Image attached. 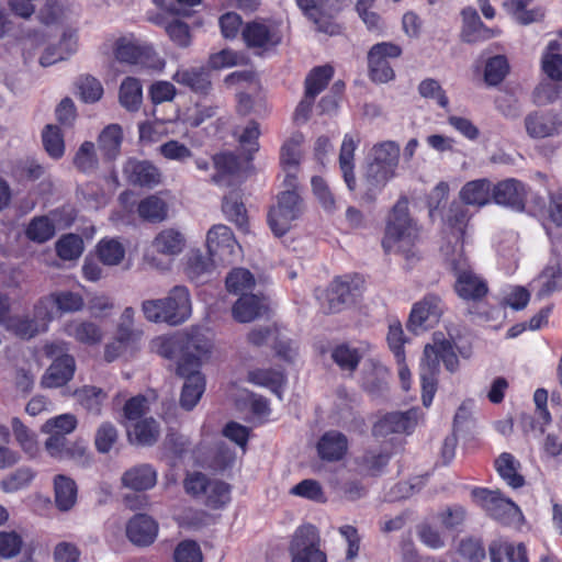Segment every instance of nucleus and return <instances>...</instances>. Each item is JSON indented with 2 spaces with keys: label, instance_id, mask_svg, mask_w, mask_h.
Segmentation results:
<instances>
[{
  "label": "nucleus",
  "instance_id": "obj_1",
  "mask_svg": "<svg viewBox=\"0 0 562 562\" xmlns=\"http://www.w3.org/2000/svg\"><path fill=\"white\" fill-rule=\"evenodd\" d=\"M469 213H453L445 221V232L449 241L441 247L448 269L456 278L453 290L465 302H481L488 294L484 278L475 273L463 251Z\"/></svg>",
  "mask_w": 562,
  "mask_h": 562
},
{
  "label": "nucleus",
  "instance_id": "obj_2",
  "mask_svg": "<svg viewBox=\"0 0 562 562\" xmlns=\"http://www.w3.org/2000/svg\"><path fill=\"white\" fill-rule=\"evenodd\" d=\"M440 361L445 368L453 373L459 368V359L454 352L451 340L442 338L435 340L434 345H426L420 362L422 401L425 407H429L438 386Z\"/></svg>",
  "mask_w": 562,
  "mask_h": 562
},
{
  "label": "nucleus",
  "instance_id": "obj_3",
  "mask_svg": "<svg viewBox=\"0 0 562 562\" xmlns=\"http://www.w3.org/2000/svg\"><path fill=\"white\" fill-rule=\"evenodd\" d=\"M76 427L77 419L72 414H61L45 422L42 430L49 434L45 447L52 457L80 460L86 456L87 448L82 440L69 441L66 438Z\"/></svg>",
  "mask_w": 562,
  "mask_h": 562
},
{
  "label": "nucleus",
  "instance_id": "obj_4",
  "mask_svg": "<svg viewBox=\"0 0 562 562\" xmlns=\"http://www.w3.org/2000/svg\"><path fill=\"white\" fill-rule=\"evenodd\" d=\"M458 552L467 562H484L486 558L482 540L472 537L460 541ZM488 555L491 562H529L528 550L522 542L493 540L488 544Z\"/></svg>",
  "mask_w": 562,
  "mask_h": 562
},
{
  "label": "nucleus",
  "instance_id": "obj_5",
  "mask_svg": "<svg viewBox=\"0 0 562 562\" xmlns=\"http://www.w3.org/2000/svg\"><path fill=\"white\" fill-rule=\"evenodd\" d=\"M153 349L160 357L177 360V368L187 361L203 360L211 352V344L200 335L160 336L153 340Z\"/></svg>",
  "mask_w": 562,
  "mask_h": 562
},
{
  "label": "nucleus",
  "instance_id": "obj_6",
  "mask_svg": "<svg viewBox=\"0 0 562 562\" xmlns=\"http://www.w3.org/2000/svg\"><path fill=\"white\" fill-rule=\"evenodd\" d=\"M418 236L419 228L409 213H391L382 246L385 252H398L409 260L416 256L414 247Z\"/></svg>",
  "mask_w": 562,
  "mask_h": 562
},
{
  "label": "nucleus",
  "instance_id": "obj_7",
  "mask_svg": "<svg viewBox=\"0 0 562 562\" xmlns=\"http://www.w3.org/2000/svg\"><path fill=\"white\" fill-rule=\"evenodd\" d=\"M472 502L479 506L490 518L504 524H510L521 515L519 506L501 490L474 486L471 490Z\"/></svg>",
  "mask_w": 562,
  "mask_h": 562
},
{
  "label": "nucleus",
  "instance_id": "obj_8",
  "mask_svg": "<svg viewBox=\"0 0 562 562\" xmlns=\"http://www.w3.org/2000/svg\"><path fill=\"white\" fill-rule=\"evenodd\" d=\"M364 289V279L359 273L336 277L327 291L329 312L337 313L356 302Z\"/></svg>",
  "mask_w": 562,
  "mask_h": 562
},
{
  "label": "nucleus",
  "instance_id": "obj_9",
  "mask_svg": "<svg viewBox=\"0 0 562 562\" xmlns=\"http://www.w3.org/2000/svg\"><path fill=\"white\" fill-rule=\"evenodd\" d=\"M113 54L117 61L125 64H144L154 69H161L165 61L147 44H138L130 37H119L113 44Z\"/></svg>",
  "mask_w": 562,
  "mask_h": 562
},
{
  "label": "nucleus",
  "instance_id": "obj_10",
  "mask_svg": "<svg viewBox=\"0 0 562 562\" xmlns=\"http://www.w3.org/2000/svg\"><path fill=\"white\" fill-rule=\"evenodd\" d=\"M319 543V532L315 526L307 524L299 527L291 542L292 562H327Z\"/></svg>",
  "mask_w": 562,
  "mask_h": 562
},
{
  "label": "nucleus",
  "instance_id": "obj_11",
  "mask_svg": "<svg viewBox=\"0 0 562 562\" xmlns=\"http://www.w3.org/2000/svg\"><path fill=\"white\" fill-rule=\"evenodd\" d=\"M445 305L437 294H426L423 300L416 302L409 313L406 327L409 331L417 334L437 325L443 314Z\"/></svg>",
  "mask_w": 562,
  "mask_h": 562
},
{
  "label": "nucleus",
  "instance_id": "obj_12",
  "mask_svg": "<svg viewBox=\"0 0 562 562\" xmlns=\"http://www.w3.org/2000/svg\"><path fill=\"white\" fill-rule=\"evenodd\" d=\"M202 360L187 361L176 368L178 376L184 379L180 394V405L191 411L199 403L205 391V378L201 372Z\"/></svg>",
  "mask_w": 562,
  "mask_h": 562
},
{
  "label": "nucleus",
  "instance_id": "obj_13",
  "mask_svg": "<svg viewBox=\"0 0 562 562\" xmlns=\"http://www.w3.org/2000/svg\"><path fill=\"white\" fill-rule=\"evenodd\" d=\"M402 54L400 46L393 43H379L371 47L368 53L370 78L380 83L394 79V70L390 66V58H397Z\"/></svg>",
  "mask_w": 562,
  "mask_h": 562
},
{
  "label": "nucleus",
  "instance_id": "obj_14",
  "mask_svg": "<svg viewBox=\"0 0 562 562\" xmlns=\"http://www.w3.org/2000/svg\"><path fill=\"white\" fill-rule=\"evenodd\" d=\"M241 35L246 46L257 54L268 52L281 43L278 27L259 21L247 23Z\"/></svg>",
  "mask_w": 562,
  "mask_h": 562
},
{
  "label": "nucleus",
  "instance_id": "obj_15",
  "mask_svg": "<svg viewBox=\"0 0 562 562\" xmlns=\"http://www.w3.org/2000/svg\"><path fill=\"white\" fill-rule=\"evenodd\" d=\"M122 173L135 187L154 188L162 182L161 171L149 160L131 157L124 161Z\"/></svg>",
  "mask_w": 562,
  "mask_h": 562
},
{
  "label": "nucleus",
  "instance_id": "obj_16",
  "mask_svg": "<svg viewBox=\"0 0 562 562\" xmlns=\"http://www.w3.org/2000/svg\"><path fill=\"white\" fill-rule=\"evenodd\" d=\"M396 176V172L368 160L358 187L362 200L373 202L386 183Z\"/></svg>",
  "mask_w": 562,
  "mask_h": 562
},
{
  "label": "nucleus",
  "instance_id": "obj_17",
  "mask_svg": "<svg viewBox=\"0 0 562 562\" xmlns=\"http://www.w3.org/2000/svg\"><path fill=\"white\" fill-rule=\"evenodd\" d=\"M164 323L177 326L184 323L191 315L190 292L184 285L173 286L167 297L162 299Z\"/></svg>",
  "mask_w": 562,
  "mask_h": 562
},
{
  "label": "nucleus",
  "instance_id": "obj_18",
  "mask_svg": "<svg viewBox=\"0 0 562 562\" xmlns=\"http://www.w3.org/2000/svg\"><path fill=\"white\" fill-rule=\"evenodd\" d=\"M417 408L389 413L373 425L372 432L375 437H384L390 434H411L417 425Z\"/></svg>",
  "mask_w": 562,
  "mask_h": 562
},
{
  "label": "nucleus",
  "instance_id": "obj_19",
  "mask_svg": "<svg viewBox=\"0 0 562 562\" xmlns=\"http://www.w3.org/2000/svg\"><path fill=\"white\" fill-rule=\"evenodd\" d=\"M525 128L531 138H546L562 130V116L552 111H533L525 117Z\"/></svg>",
  "mask_w": 562,
  "mask_h": 562
},
{
  "label": "nucleus",
  "instance_id": "obj_20",
  "mask_svg": "<svg viewBox=\"0 0 562 562\" xmlns=\"http://www.w3.org/2000/svg\"><path fill=\"white\" fill-rule=\"evenodd\" d=\"M158 522L147 514H136L126 524V536L137 547H148L158 536Z\"/></svg>",
  "mask_w": 562,
  "mask_h": 562
},
{
  "label": "nucleus",
  "instance_id": "obj_21",
  "mask_svg": "<svg viewBox=\"0 0 562 562\" xmlns=\"http://www.w3.org/2000/svg\"><path fill=\"white\" fill-rule=\"evenodd\" d=\"M303 140V134L294 133L281 147L280 162L285 172L283 183L286 187L292 188L295 186L296 172L302 157L301 145Z\"/></svg>",
  "mask_w": 562,
  "mask_h": 562
},
{
  "label": "nucleus",
  "instance_id": "obj_22",
  "mask_svg": "<svg viewBox=\"0 0 562 562\" xmlns=\"http://www.w3.org/2000/svg\"><path fill=\"white\" fill-rule=\"evenodd\" d=\"M492 200L499 206L522 209L525 187L516 179H506L492 183Z\"/></svg>",
  "mask_w": 562,
  "mask_h": 562
},
{
  "label": "nucleus",
  "instance_id": "obj_23",
  "mask_svg": "<svg viewBox=\"0 0 562 562\" xmlns=\"http://www.w3.org/2000/svg\"><path fill=\"white\" fill-rule=\"evenodd\" d=\"M268 310L266 297L254 293L243 294L232 308L234 318L239 323H249L262 316Z\"/></svg>",
  "mask_w": 562,
  "mask_h": 562
},
{
  "label": "nucleus",
  "instance_id": "obj_24",
  "mask_svg": "<svg viewBox=\"0 0 562 562\" xmlns=\"http://www.w3.org/2000/svg\"><path fill=\"white\" fill-rule=\"evenodd\" d=\"M76 370L75 358L68 353L54 359L43 376V384L47 387L66 385L74 376Z\"/></svg>",
  "mask_w": 562,
  "mask_h": 562
},
{
  "label": "nucleus",
  "instance_id": "obj_25",
  "mask_svg": "<svg viewBox=\"0 0 562 562\" xmlns=\"http://www.w3.org/2000/svg\"><path fill=\"white\" fill-rule=\"evenodd\" d=\"M348 450L347 437L337 430L326 431L317 442V452L322 460L339 461Z\"/></svg>",
  "mask_w": 562,
  "mask_h": 562
},
{
  "label": "nucleus",
  "instance_id": "obj_26",
  "mask_svg": "<svg viewBox=\"0 0 562 562\" xmlns=\"http://www.w3.org/2000/svg\"><path fill=\"white\" fill-rule=\"evenodd\" d=\"M492 182L487 178L468 181L459 191V199L469 206L483 207L492 200Z\"/></svg>",
  "mask_w": 562,
  "mask_h": 562
},
{
  "label": "nucleus",
  "instance_id": "obj_27",
  "mask_svg": "<svg viewBox=\"0 0 562 562\" xmlns=\"http://www.w3.org/2000/svg\"><path fill=\"white\" fill-rule=\"evenodd\" d=\"M296 3L319 32L329 35L339 33L338 25L333 21L334 15H329L326 7L321 5L317 0H296Z\"/></svg>",
  "mask_w": 562,
  "mask_h": 562
},
{
  "label": "nucleus",
  "instance_id": "obj_28",
  "mask_svg": "<svg viewBox=\"0 0 562 562\" xmlns=\"http://www.w3.org/2000/svg\"><path fill=\"white\" fill-rule=\"evenodd\" d=\"M463 29L462 38L467 43H476L490 40L498 33L493 29L486 27L481 21L477 12L473 8L462 10Z\"/></svg>",
  "mask_w": 562,
  "mask_h": 562
},
{
  "label": "nucleus",
  "instance_id": "obj_29",
  "mask_svg": "<svg viewBox=\"0 0 562 562\" xmlns=\"http://www.w3.org/2000/svg\"><path fill=\"white\" fill-rule=\"evenodd\" d=\"M236 240L231 228L226 225L212 226L206 235V248L211 256L223 261L224 254H232Z\"/></svg>",
  "mask_w": 562,
  "mask_h": 562
},
{
  "label": "nucleus",
  "instance_id": "obj_30",
  "mask_svg": "<svg viewBox=\"0 0 562 562\" xmlns=\"http://www.w3.org/2000/svg\"><path fill=\"white\" fill-rule=\"evenodd\" d=\"M520 462L509 452H503L494 461V468L499 477L512 488H520L526 481L520 474Z\"/></svg>",
  "mask_w": 562,
  "mask_h": 562
},
{
  "label": "nucleus",
  "instance_id": "obj_31",
  "mask_svg": "<svg viewBox=\"0 0 562 562\" xmlns=\"http://www.w3.org/2000/svg\"><path fill=\"white\" fill-rule=\"evenodd\" d=\"M122 483L137 492L147 491L156 485L157 472L149 464H139L124 472Z\"/></svg>",
  "mask_w": 562,
  "mask_h": 562
},
{
  "label": "nucleus",
  "instance_id": "obj_32",
  "mask_svg": "<svg viewBox=\"0 0 562 562\" xmlns=\"http://www.w3.org/2000/svg\"><path fill=\"white\" fill-rule=\"evenodd\" d=\"M247 381L258 386L268 387L281 398L282 389L286 376L282 370L277 369H254L247 374Z\"/></svg>",
  "mask_w": 562,
  "mask_h": 562
},
{
  "label": "nucleus",
  "instance_id": "obj_33",
  "mask_svg": "<svg viewBox=\"0 0 562 562\" xmlns=\"http://www.w3.org/2000/svg\"><path fill=\"white\" fill-rule=\"evenodd\" d=\"M54 494L56 507L60 512H68L77 502V484L71 477L58 474L54 479Z\"/></svg>",
  "mask_w": 562,
  "mask_h": 562
},
{
  "label": "nucleus",
  "instance_id": "obj_34",
  "mask_svg": "<svg viewBox=\"0 0 562 562\" xmlns=\"http://www.w3.org/2000/svg\"><path fill=\"white\" fill-rule=\"evenodd\" d=\"M400 145L394 140H385L372 147L369 160L396 172L400 164Z\"/></svg>",
  "mask_w": 562,
  "mask_h": 562
},
{
  "label": "nucleus",
  "instance_id": "obj_35",
  "mask_svg": "<svg viewBox=\"0 0 562 562\" xmlns=\"http://www.w3.org/2000/svg\"><path fill=\"white\" fill-rule=\"evenodd\" d=\"M172 79L198 93H206L211 88L210 76L204 68L179 69Z\"/></svg>",
  "mask_w": 562,
  "mask_h": 562
},
{
  "label": "nucleus",
  "instance_id": "obj_36",
  "mask_svg": "<svg viewBox=\"0 0 562 562\" xmlns=\"http://www.w3.org/2000/svg\"><path fill=\"white\" fill-rule=\"evenodd\" d=\"M72 166L78 172L89 176L98 171L100 161L94 143L86 140L78 147L72 158Z\"/></svg>",
  "mask_w": 562,
  "mask_h": 562
},
{
  "label": "nucleus",
  "instance_id": "obj_37",
  "mask_svg": "<svg viewBox=\"0 0 562 562\" xmlns=\"http://www.w3.org/2000/svg\"><path fill=\"white\" fill-rule=\"evenodd\" d=\"M156 25L165 29L170 40L179 47H188L191 43L190 30L187 23L172 19L169 20L161 15L150 18Z\"/></svg>",
  "mask_w": 562,
  "mask_h": 562
},
{
  "label": "nucleus",
  "instance_id": "obj_38",
  "mask_svg": "<svg viewBox=\"0 0 562 562\" xmlns=\"http://www.w3.org/2000/svg\"><path fill=\"white\" fill-rule=\"evenodd\" d=\"M123 139L122 128L117 124H111L103 128L98 138L99 148L105 159L113 160L120 155Z\"/></svg>",
  "mask_w": 562,
  "mask_h": 562
},
{
  "label": "nucleus",
  "instance_id": "obj_39",
  "mask_svg": "<svg viewBox=\"0 0 562 562\" xmlns=\"http://www.w3.org/2000/svg\"><path fill=\"white\" fill-rule=\"evenodd\" d=\"M153 245L160 254L176 256L183 250L186 246V238L179 231L168 228L161 231L155 237Z\"/></svg>",
  "mask_w": 562,
  "mask_h": 562
},
{
  "label": "nucleus",
  "instance_id": "obj_40",
  "mask_svg": "<svg viewBox=\"0 0 562 562\" xmlns=\"http://www.w3.org/2000/svg\"><path fill=\"white\" fill-rule=\"evenodd\" d=\"M217 257L203 254L200 249H193L188 254L186 261V274L190 280L199 279L201 276L213 270Z\"/></svg>",
  "mask_w": 562,
  "mask_h": 562
},
{
  "label": "nucleus",
  "instance_id": "obj_41",
  "mask_svg": "<svg viewBox=\"0 0 562 562\" xmlns=\"http://www.w3.org/2000/svg\"><path fill=\"white\" fill-rule=\"evenodd\" d=\"M362 355L358 348H352L342 342L331 349V360L341 371L352 374L359 367Z\"/></svg>",
  "mask_w": 562,
  "mask_h": 562
},
{
  "label": "nucleus",
  "instance_id": "obj_42",
  "mask_svg": "<svg viewBox=\"0 0 562 562\" xmlns=\"http://www.w3.org/2000/svg\"><path fill=\"white\" fill-rule=\"evenodd\" d=\"M357 148V142L352 136L346 135L339 154L340 169L344 175L345 182L350 190H356L357 183L353 175V156Z\"/></svg>",
  "mask_w": 562,
  "mask_h": 562
},
{
  "label": "nucleus",
  "instance_id": "obj_43",
  "mask_svg": "<svg viewBox=\"0 0 562 562\" xmlns=\"http://www.w3.org/2000/svg\"><path fill=\"white\" fill-rule=\"evenodd\" d=\"M561 44L558 41H551L541 58L543 72L552 80H562V55Z\"/></svg>",
  "mask_w": 562,
  "mask_h": 562
},
{
  "label": "nucleus",
  "instance_id": "obj_44",
  "mask_svg": "<svg viewBox=\"0 0 562 562\" xmlns=\"http://www.w3.org/2000/svg\"><path fill=\"white\" fill-rule=\"evenodd\" d=\"M42 143L47 155L59 160L64 157L66 145L61 130L54 124H47L42 131Z\"/></svg>",
  "mask_w": 562,
  "mask_h": 562
},
{
  "label": "nucleus",
  "instance_id": "obj_45",
  "mask_svg": "<svg viewBox=\"0 0 562 562\" xmlns=\"http://www.w3.org/2000/svg\"><path fill=\"white\" fill-rule=\"evenodd\" d=\"M392 451L387 449H369L359 460V465L370 476H379L389 464Z\"/></svg>",
  "mask_w": 562,
  "mask_h": 562
},
{
  "label": "nucleus",
  "instance_id": "obj_46",
  "mask_svg": "<svg viewBox=\"0 0 562 562\" xmlns=\"http://www.w3.org/2000/svg\"><path fill=\"white\" fill-rule=\"evenodd\" d=\"M562 268L559 263L547 266L537 279V296L544 299L561 289Z\"/></svg>",
  "mask_w": 562,
  "mask_h": 562
},
{
  "label": "nucleus",
  "instance_id": "obj_47",
  "mask_svg": "<svg viewBox=\"0 0 562 562\" xmlns=\"http://www.w3.org/2000/svg\"><path fill=\"white\" fill-rule=\"evenodd\" d=\"M204 495L207 507L221 509L232 501V486L224 481L212 480Z\"/></svg>",
  "mask_w": 562,
  "mask_h": 562
},
{
  "label": "nucleus",
  "instance_id": "obj_48",
  "mask_svg": "<svg viewBox=\"0 0 562 562\" xmlns=\"http://www.w3.org/2000/svg\"><path fill=\"white\" fill-rule=\"evenodd\" d=\"M85 249L82 238L77 234H65L55 244L57 256L64 261L78 259Z\"/></svg>",
  "mask_w": 562,
  "mask_h": 562
},
{
  "label": "nucleus",
  "instance_id": "obj_49",
  "mask_svg": "<svg viewBox=\"0 0 562 562\" xmlns=\"http://www.w3.org/2000/svg\"><path fill=\"white\" fill-rule=\"evenodd\" d=\"M120 103L128 111L138 110L143 91L139 81L133 77L125 78L120 87Z\"/></svg>",
  "mask_w": 562,
  "mask_h": 562
},
{
  "label": "nucleus",
  "instance_id": "obj_50",
  "mask_svg": "<svg viewBox=\"0 0 562 562\" xmlns=\"http://www.w3.org/2000/svg\"><path fill=\"white\" fill-rule=\"evenodd\" d=\"M252 273L245 268L233 269L225 279L226 289L234 294H248L247 291L255 286Z\"/></svg>",
  "mask_w": 562,
  "mask_h": 562
},
{
  "label": "nucleus",
  "instance_id": "obj_51",
  "mask_svg": "<svg viewBox=\"0 0 562 562\" xmlns=\"http://www.w3.org/2000/svg\"><path fill=\"white\" fill-rule=\"evenodd\" d=\"M26 237L37 244L49 240L55 235V225L46 215L34 217L26 227Z\"/></svg>",
  "mask_w": 562,
  "mask_h": 562
},
{
  "label": "nucleus",
  "instance_id": "obj_52",
  "mask_svg": "<svg viewBox=\"0 0 562 562\" xmlns=\"http://www.w3.org/2000/svg\"><path fill=\"white\" fill-rule=\"evenodd\" d=\"M97 255L103 265L116 266L124 259L125 248L116 239L103 238L97 245Z\"/></svg>",
  "mask_w": 562,
  "mask_h": 562
},
{
  "label": "nucleus",
  "instance_id": "obj_53",
  "mask_svg": "<svg viewBox=\"0 0 562 562\" xmlns=\"http://www.w3.org/2000/svg\"><path fill=\"white\" fill-rule=\"evenodd\" d=\"M334 75L331 66L315 67L305 79V92L308 97L318 95L328 85Z\"/></svg>",
  "mask_w": 562,
  "mask_h": 562
},
{
  "label": "nucleus",
  "instance_id": "obj_54",
  "mask_svg": "<svg viewBox=\"0 0 562 562\" xmlns=\"http://www.w3.org/2000/svg\"><path fill=\"white\" fill-rule=\"evenodd\" d=\"M76 395L81 406L93 415H100L103 403L108 397L102 389L92 385H86L77 390Z\"/></svg>",
  "mask_w": 562,
  "mask_h": 562
},
{
  "label": "nucleus",
  "instance_id": "obj_55",
  "mask_svg": "<svg viewBox=\"0 0 562 562\" xmlns=\"http://www.w3.org/2000/svg\"><path fill=\"white\" fill-rule=\"evenodd\" d=\"M11 427L16 442L25 453L33 457L38 451L35 434L19 417L11 419Z\"/></svg>",
  "mask_w": 562,
  "mask_h": 562
},
{
  "label": "nucleus",
  "instance_id": "obj_56",
  "mask_svg": "<svg viewBox=\"0 0 562 562\" xmlns=\"http://www.w3.org/2000/svg\"><path fill=\"white\" fill-rule=\"evenodd\" d=\"M67 333L74 336L79 342L87 345H95L102 339L101 329L92 322L69 324L67 326Z\"/></svg>",
  "mask_w": 562,
  "mask_h": 562
},
{
  "label": "nucleus",
  "instance_id": "obj_57",
  "mask_svg": "<svg viewBox=\"0 0 562 562\" xmlns=\"http://www.w3.org/2000/svg\"><path fill=\"white\" fill-rule=\"evenodd\" d=\"M45 301L54 303L60 312H78L82 310L85 302L79 293L71 291H58L50 293ZM44 300L41 301L43 303Z\"/></svg>",
  "mask_w": 562,
  "mask_h": 562
},
{
  "label": "nucleus",
  "instance_id": "obj_58",
  "mask_svg": "<svg viewBox=\"0 0 562 562\" xmlns=\"http://www.w3.org/2000/svg\"><path fill=\"white\" fill-rule=\"evenodd\" d=\"M75 50V42L71 36L64 35L59 46H49L45 49L40 58V64L43 67L50 66L59 60L66 59Z\"/></svg>",
  "mask_w": 562,
  "mask_h": 562
},
{
  "label": "nucleus",
  "instance_id": "obj_59",
  "mask_svg": "<svg viewBox=\"0 0 562 562\" xmlns=\"http://www.w3.org/2000/svg\"><path fill=\"white\" fill-rule=\"evenodd\" d=\"M130 435H132V432ZM133 435L137 443L151 446L158 440L159 426L154 418H145L134 425Z\"/></svg>",
  "mask_w": 562,
  "mask_h": 562
},
{
  "label": "nucleus",
  "instance_id": "obj_60",
  "mask_svg": "<svg viewBox=\"0 0 562 562\" xmlns=\"http://www.w3.org/2000/svg\"><path fill=\"white\" fill-rule=\"evenodd\" d=\"M176 206V198L170 191H159L143 199L137 211H166Z\"/></svg>",
  "mask_w": 562,
  "mask_h": 562
},
{
  "label": "nucleus",
  "instance_id": "obj_61",
  "mask_svg": "<svg viewBox=\"0 0 562 562\" xmlns=\"http://www.w3.org/2000/svg\"><path fill=\"white\" fill-rule=\"evenodd\" d=\"M247 58L232 49H222L221 52L214 53L209 57V67L214 70L245 65Z\"/></svg>",
  "mask_w": 562,
  "mask_h": 562
},
{
  "label": "nucleus",
  "instance_id": "obj_62",
  "mask_svg": "<svg viewBox=\"0 0 562 562\" xmlns=\"http://www.w3.org/2000/svg\"><path fill=\"white\" fill-rule=\"evenodd\" d=\"M386 340L396 362L402 363L405 360L404 344L406 339L400 322L390 324Z\"/></svg>",
  "mask_w": 562,
  "mask_h": 562
},
{
  "label": "nucleus",
  "instance_id": "obj_63",
  "mask_svg": "<svg viewBox=\"0 0 562 562\" xmlns=\"http://www.w3.org/2000/svg\"><path fill=\"white\" fill-rule=\"evenodd\" d=\"M34 477L29 468H20L1 481V487L7 493L16 492L27 486Z\"/></svg>",
  "mask_w": 562,
  "mask_h": 562
},
{
  "label": "nucleus",
  "instance_id": "obj_64",
  "mask_svg": "<svg viewBox=\"0 0 562 562\" xmlns=\"http://www.w3.org/2000/svg\"><path fill=\"white\" fill-rule=\"evenodd\" d=\"M175 562H202L200 546L194 540H182L173 552Z\"/></svg>",
  "mask_w": 562,
  "mask_h": 562
}]
</instances>
